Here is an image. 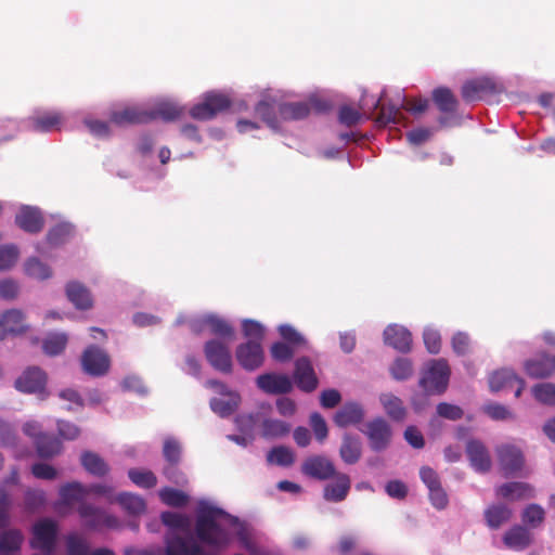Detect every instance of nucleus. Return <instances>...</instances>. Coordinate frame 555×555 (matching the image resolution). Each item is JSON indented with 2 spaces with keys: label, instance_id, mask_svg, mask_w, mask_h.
Segmentation results:
<instances>
[{
  "label": "nucleus",
  "instance_id": "1",
  "mask_svg": "<svg viewBox=\"0 0 555 555\" xmlns=\"http://www.w3.org/2000/svg\"><path fill=\"white\" fill-rule=\"evenodd\" d=\"M222 518L232 522L236 520L222 508L201 505L195 519V534L201 543L211 548L210 552H205L193 538L185 539L177 533H169L165 539L166 555H218L228 547L232 539L231 532L219 522Z\"/></svg>",
  "mask_w": 555,
  "mask_h": 555
},
{
  "label": "nucleus",
  "instance_id": "2",
  "mask_svg": "<svg viewBox=\"0 0 555 555\" xmlns=\"http://www.w3.org/2000/svg\"><path fill=\"white\" fill-rule=\"evenodd\" d=\"M449 377L448 362L444 359L431 360L420 379V385L427 393L441 395L448 387Z\"/></svg>",
  "mask_w": 555,
  "mask_h": 555
},
{
  "label": "nucleus",
  "instance_id": "3",
  "mask_svg": "<svg viewBox=\"0 0 555 555\" xmlns=\"http://www.w3.org/2000/svg\"><path fill=\"white\" fill-rule=\"evenodd\" d=\"M231 103V99L224 93L217 91L206 92L203 101L191 108L190 115L197 120H209L219 113L227 111Z\"/></svg>",
  "mask_w": 555,
  "mask_h": 555
},
{
  "label": "nucleus",
  "instance_id": "4",
  "mask_svg": "<svg viewBox=\"0 0 555 555\" xmlns=\"http://www.w3.org/2000/svg\"><path fill=\"white\" fill-rule=\"evenodd\" d=\"M204 353L208 363L217 371L230 374L233 363L229 347L218 339H210L204 346Z\"/></svg>",
  "mask_w": 555,
  "mask_h": 555
},
{
  "label": "nucleus",
  "instance_id": "5",
  "mask_svg": "<svg viewBox=\"0 0 555 555\" xmlns=\"http://www.w3.org/2000/svg\"><path fill=\"white\" fill-rule=\"evenodd\" d=\"M81 366L83 372L90 376H104L109 371L111 359L103 349L91 345L81 356Z\"/></svg>",
  "mask_w": 555,
  "mask_h": 555
},
{
  "label": "nucleus",
  "instance_id": "6",
  "mask_svg": "<svg viewBox=\"0 0 555 555\" xmlns=\"http://www.w3.org/2000/svg\"><path fill=\"white\" fill-rule=\"evenodd\" d=\"M57 526L51 519L38 521L33 528L30 545L35 550L52 554L55 547Z\"/></svg>",
  "mask_w": 555,
  "mask_h": 555
},
{
  "label": "nucleus",
  "instance_id": "7",
  "mask_svg": "<svg viewBox=\"0 0 555 555\" xmlns=\"http://www.w3.org/2000/svg\"><path fill=\"white\" fill-rule=\"evenodd\" d=\"M366 435L370 447L375 452L386 450L392 438V430L390 425L382 417L374 418L366 423Z\"/></svg>",
  "mask_w": 555,
  "mask_h": 555
},
{
  "label": "nucleus",
  "instance_id": "8",
  "mask_svg": "<svg viewBox=\"0 0 555 555\" xmlns=\"http://www.w3.org/2000/svg\"><path fill=\"white\" fill-rule=\"evenodd\" d=\"M500 468L505 477L514 476L524 466V455L519 448L505 443L495 449Z\"/></svg>",
  "mask_w": 555,
  "mask_h": 555
},
{
  "label": "nucleus",
  "instance_id": "9",
  "mask_svg": "<svg viewBox=\"0 0 555 555\" xmlns=\"http://www.w3.org/2000/svg\"><path fill=\"white\" fill-rule=\"evenodd\" d=\"M80 518L85 521L86 526L92 529L102 527L116 528L119 522L118 519L112 515H108L100 507H96L90 503H81L77 509Z\"/></svg>",
  "mask_w": 555,
  "mask_h": 555
},
{
  "label": "nucleus",
  "instance_id": "10",
  "mask_svg": "<svg viewBox=\"0 0 555 555\" xmlns=\"http://www.w3.org/2000/svg\"><path fill=\"white\" fill-rule=\"evenodd\" d=\"M431 99L442 116L438 121L441 126H449L450 118L453 117L459 107V101L451 89L447 87H438L433 90Z\"/></svg>",
  "mask_w": 555,
  "mask_h": 555
},
{
  "label": "nucleus",
  "instance_id": "11",
  "mask_svg": "<svg viewBox=\"0 0 555 555\" xmlns=\"http://www.w3.org/2000/svg\"><path fill=\"white\" fill-rule=\"evenodd\" d=\"M14 385L21 392L43 393L47 385V374L38 366H30L22 373Z\"/></svg>",
  "mask_w": 555,
  "mask_h": 555
},
{
  "label": "nucleus",
  "instance_id": "12",
  "mask_svg": "<svg viewBox=\"0 0 555 555\" xmlns=\"http://www.w3.org/2000/svg\"><path fill=\"white\" fill-rule=\"evenodd\" d=\"M235 356L240 365L247 371H254L261 366L264 359L262 345L257 341L238 345Z\"/></svg>",
  "mask_w": 555,
  "mask_h": 555
},
{
  "label": "nucleus",
  "instance_id": "13",
  "mask_svg": "<svg viewBox=\"0 0 555 555\" xmlns=\"http://www.w3.org/2000/svg\"><path fill=\"white\" fill-rule=\"evenodd\" d=\"M294 380L304 392H312L317 389L319 380L309 358L301 357L295 361Z\"/></svg>",
  "mask_w": 555,
  "mask_h": 555
},
{
  "label": "nucleus",
  "instance_id": "14",
  "mask_svg": "<svg viewBox=\"0 0 555 555\" xmlns=\"http://www.w3.org/2000/svg\"><path fill=\"white\" fill-rule=\"evenodd\" d=\"M301 472L313 479L327 480L335 475L336 469L333 462L327 457L323 455H312L304 461Z\"/></svg>",
  "mask_w": 555,
  "mask_h": 555
},
{
  "label": "nucleus",
  "instance_id": "15",
  "mask_svg": "<svg viewBox=\"0 0 555 555\" xmlns=\"http://www.w3.org/2000/svg\"><path fill=\"white\" fill-rule=\"evenodd\" d=\"M500 91L498 85L490 78H477L466 81L461 90L462 98L466 102L481 100L487 95L495 94Z\"/></svg>",
  "mask_w": 555,
  "mask_h": 555
},
{
  "label": "nucleus",
  "instance_id": "16",
  "mask_svg": "<svg viewBox=\"0 0 555 555\" xmlns=\"http://www.w3.org/2000/svg\"><path fill=\"white\" fill-rule=\"evenodd\" d=\"M466 454L472 467L481 474L490 472L492 460L488 448L480 440L472 439L466 443Z\"/></svg>",
  "mask_w": 555,
  "mask_h": 555
},
{
  "label": "nucleus",
  "instance_id": "17",
  "mask_svg": "<svg viewBox=\"0 0 555 555\" xmlns=\"http://www.w3.org/2000/svg\"><path fill=\"white\" fill-rule=\"evenodd\" d=\"M109 120L117 126L140 125L153 121V115L140 106H127L112 112Z\"/></svg>",
  "mask_w": 555,
  "mask_h": 555
},
{
  "label": "nucleus",
  "instance_id": "18",
  "mask_svg": "<svg viewBox=\"0 0 555 555\" xmlns=\"http://www.w3.org/2000/svg\"><path fill=\"white\" fill-rule=\"evenodd\" d=\"M257 386L270 395H285L292 391L293 384L285 374L266 373L257 377Z\"/></svg>",
  "mask_w": 555,
  "mask_h": 555
},
{
  "label": "nucleus",
  "instance_id": "19",
  "mask_svg": "<svg viewBox=\"0 0 555 555\" xmlns=\"http://www.w3.org/2000/svg\"><path fill=\"white\" fill-rule=\"evenodd\" d=\"M526 374L535 379L547 378L555 373V356L541 353L525 362Z\"/></svg>",
  "mask_w": 555,
  "mask_h": 555
},
{
  "label": "nucleus",
  "instance_id": "20",
  "mask_svg": "<svg viewBox=\"0 0 555 555\" xmlns=\"http://www.w3.org/2000/svg\"><path fill=\"white\" fill-rule=\"evenodd\" d=\"M16 225L27 233H39L44 225L41 211L31 206H23L15 216Z\"/></svg>",
  "mask_w": 555,
  "mask_h": 555
},
{
  "label": "nucleus",
  "instance_id": "21",
  "mask_svg": "<svg viewBox=\"0 0 555 555\" xmlns=\"http://www.w3.org/2000/svg\"><path fill=\"white\" fill-rule=\"evenodd\" d=\"M384 341L393 349L406 353L411 350L412 336L403 326L391 324L384 330Z\"/></svg>",
  "mask_w": 555,
  "mask_h": 555
},
{
  "label": "nucleus",
  "instance_id": "22",
  "mask_svg": "<svg viewBox=\"0 0 555 555\" xmlns=\"http://www.w3.org/2000/svg\"><path fill=\"white\" fill-rule=\"evenodd\" d=\"M332 478L335 480L324 487L323 496L326 501L330 502H341L346 499L350 491V478L347 474L344 473H335Z\"/></svg>",
  "mask_w": 555,
  "mask_h": 555
},
{
  "label": "nucleus",
  "instance_id": "23",
  "mask_svg": "<svg viewBox=\"0 0 555 555\" xmlns=\"http://www.w3.org/2000/svg\"><path fill=\"white\" fill-rule=\"evenodd\" d=\"M364 418V410L357 402L345 403L334 415V423L340 428L361 423Z\"/></svg>",
  "mask_w": 555,
  "mask_h": 555
},
{
  "label": "nucleus",
  "instance_id": "24",
  "mask_svg": "<svg viewBox=\"0 0 555 555\" xmlns=\"http://www.w3.org/2000/svg\"><path fill=\"white\" fill-rule=\"evenodd\" d=\"M339 456L347 465H354L362 456V442L359 437L345 434L339 448Z\"/></svg>",
  "mask_w": 555,
  "mask_h": 555
},
{
  "label": "nucleus",
  "instance_id": "25",
  "mask_svg": "<svg viewBox=\"0 0 555 555\" xmlns=\"http://www.w3.org/2000/svg\"><path fill=\"white\" fill-rule=\"evenodd\" d=\"M62 504L72 506L75 503H86L85 500L88 498L87 486L78 481H72L63 485L59 491Z\"/></svg>",
  "mask_w": 555,
  "mask_h": 555
},
{
  "label": "nucleus",
  "instance_id": "26",
  "mask_svg": "<svg viewBox=\"0 0 555 555\" xmlns=\"http://www.w3.org/2000/svg\"><path fill=\"white\" fill-rule=\"evenodd\" d=\"M503 542L509 548L521 551L531 544L532 535L526 527L516 525L505 532Z\"/></svg>",
  "mask_w": 555,
  "mask_h": 555
},
{
  "label": "nucleus",
  "instance_id": "27",
  "mask_svg": "<svg viewBox=\"0 0 555 555\" xmlns=\"http://www.w3.org/2000/svg\"><path fill=\"white\" fill-rule=\"evenodd\" d=\"M498 494L509 501L526 500L533 496V489L529 483L512 481L500 486Z\"/></svg>",
  "mask_w": 555,
  "mask_h": 555
},
{
  "label": "nucleus",
  "instance_id": "28",
  "mask_svg": "<svg viewBox=\"0 0 555 555\" xmlns=\"http://www.w3.org/2000/svg\"><path fill=\"white\" fill-rule=\"evenodd\" d=\"M66 296L77 309L87 310L92 307V297L89 289L79 282L67 283Z\"/></svg>",
  "mask_w": 555,
  "mask_h": 555
},
{
  "label": "nucleus",
  "instance_id": "29",
  "mask_svg": "<svg viewBox=\"0 0 555 555\" xmlns=\"http://www.w3.org/2000/svg\"><path fill=\"white\" fill-rule=\"evenodd\" d=\"M63 115L59 112H47L31 119V129L36 132H51L60 130Z\"/></svg>",
  "mask_w": 555,
  "mask_h": 555
},
{
  "label": "nucleus",
  "instance_id": "30",
  "mask_svg": "<svg viewBox=\"0 0 555 555\" xmlns=\"http://www.w3.org/2000/svg\"><path fill=\"white\" fill-rule=\"evenodd\" d=\"M23 534L17 529L5 530L0 534V555H20Z\"/></svg>",
  "mask_w": 555,
  "mask_h": 555
},
{
  "label": "nucleus",
  "instance_id": "31",
  "mask_svg": "<svg viewBox=\"0 0 555 555\" xmlns=\"http://www.w3.org/2000/svg\"><path fill=\"white\" fill-rule=\"evenodd\" d=\"M35 446L41 459H51L62 451V442L56 437L48 434L39 435L35 440Z\"/></svg>",
  "mask_w": 555,
  "mask_h": 555
},
{
  "label": "nucleus",
  "instance_id": "32",
  "mask_svg": "<svg viewBox=\"0 0 555 555\" xmlns=\"http://www.w3.org/2000/svg\"><path fill=\"white\" fill-rule=\"evenodd\" d=\"M203 323L207 324L210 333L217 337L231 340L234 337L233 326L224 319L216 314H207L203 317Z\"/></svg>",
  "mask_w": 555,
  "mask_h": 555
},
{
  "label": "nucleus",
  "instance_id": "33",
  "mask_svg": "<svg viewBox=\"0 0 555 555\" xmlns=\"http://www.w3.org/2000/svg\"><path fill=\"white\" fill-rule=\"evenodd\" d=\"M80 462L83 468L93 476L103 477L109 472L106 462L94 452L85 451L80 456Z\"/></svg>",
  "mask_w": 555,
  "mask_h": 555
},
{
  "label": "nucleus",
  "instance_id": "34",
  "mask_svg": "<svg viewBox=\"0 0 555 555\" xmlns=\"http://www.w3.org/2000/svg\"><path fill=\"white\" fill-rule=\"evenodd\" d=\"M115 502L130 515H141L146 508L145 501L142 496L129 492L119 493Z\"/></svg>",
  "mask_w": 555,
  "mask_h": 555
},
{
  "label": "nucleus",
  "instance_id": "35",
  "mask_svg": "<svg viewBox=\"0 0 555 555\" xmlns=\"http://www.w3.org/2000/svg\"><path fill=\"white\" fill-rule=\"evenodd\" d=\"M279 113L283 120H299L309 115L310 105L308 102L283 103L279 106Z\"/></svg>",
  "mask_w": 555,
  "mask_h": 555
},
{
  "label": "nucleus",
  "instance_id": "36",
  "mask_svg": "<svg viewBox=\"0 0 555 555\" xmlns=\"http://www.w3.org/2000/svg\"><path fill=\"white\" fill-rule=\"evenodd\" d=\"M379 401L384 406L387 415L393 421H402L405 417L406 411L400 398L392 393H383Z\"/></svg>",
  "mask_w": 555,
  "mask_h": 555
},
{
  "label": "nucleus",
  "instance_id": "37",
  "mask_svg": "<svg viewBox=\"0 0 555 555\" xmlns=\"http://www.w3.org/2000/svg\"><path fill=\"white\" fill-rule=\"evenodd\" d=\"M511 516L512 511L503 504L492 505L485 512L487 524L492 529L500 528L504 522L511 519Z\"/></svg>",
  "mask_w": 555,
  "mask_h": 555
},
{
  "label": "nucleus",
  "instance_id": "38",
  "mask_svg": "<svg viewBox=\"0 0 555 555\" xmlns=\"http://www.w3.org/2000/svg\"><path fill=\"white\" fill-rule=\"evenodd\" d=\"M291 431V425L286 422L267 418L261 424V436L267 439L281 438Z\"/></svg>",
  "mask_w": 555,
  "mask_h": 555
},
{
  "label": "nucleus",
  "instance_id": "39",
  "mask_svg": "<svg viewBox=\"0 0 555 555\" xmlns=\"http://www.w3.org/2000/svg\"><path fill=\"white\" fill-rule=\"evenodd\" d=\"M228 396L229 399L227 400L212 398L209 403L211 410L221 417L231 415L238 406L240 396L235 392L229 393Z\"/></svg>",
  "mask_w": 555,
  "mask_h": 555
},
{
  "label": "nucleus",
  "instance_id": "40",
  "mask_svg": "<svg viewBox=\"0 0 555 555\" xmlns=\"http://www.w3.org/2000/svg\"><path fill=\"white\" fill-rule=\"evenodd\" d=\"M514 379H517V375L512 370L503 369L495 371L489 378V387L491 391L496 392L513 387Z\"/></svg>",
  "mask_w": 555,
  "mask_h": 555
},
{
  "label": "nucleus",
  "instance_id": "41",
  "mask_svg": "<svg viewBox=\"0 0 555 555\" xmlns=\"http://www.w3.org/2000/svg\"><path fill=\"white\" fill-rule=\"evenodd\" d=\"M267 461L269 464H275L278 466L288 467L295 462V454L288 447L279 446L272 448L267 454Z\"/></svg>",
  "mask_w": 555,
  "mask_h": 555
},
{
  "label": "nucleus",
  "instance_id": "42",
  "mask_svg": "<svg viewBox=\"0 0 555 555\" xmlns=\"http://www.w3.org/2000/svg\"><path fill=\"white\" fill-rule=\"evenodd\" d=\"M3 317L9 334L18 335L27 331L28 326L25 323V315L21 310H8L3 313Z\"/></svg>",
  "mask_w": 555,
  "mask_h": 555
},
{
  "label": "nucleus",
  "instance_id": "43",
  "mask_svg": "<svg viewBox=\"0 0 555 555\" xmlns=\"http://www.w3.org/2000/svg\"><path fill=\"white\" fill-rule=\"evenodd\" d=\"M374 109L379 108L378 116L376 118V121L383 125H387L389 122H397L401 112L400 107L395 104L387 105L383 102V99H377L373 104Z\"/></svg>",
  "mask_w": 555,
  "mask_h": 555
},
{
  "label": "nucleus",
  "instance_id": "44",
  "mask_svg": "<svg viewBox=\"0 0 555 555\" xmlns=\"http://www.w3.org/2000/svg\"><path fill=\"white\" fill-rule=\"evenodd\" d=\"M67 340V336L64 333H51L43 340V352L51 357L57 356L64 351Z\"/></svg>",
  "mask_w": 555,
  "mask_h": 555
},
{
  "label": "nucleus",
  "instance_id": "45",
  "mask_svg": "<svg viewBox=\"0 0 555 555\" xmlns=\"http://www.w3.org/2000/svg\"><path fill=\"white\" fill-rule=\"evenodd\" d=\"M182 108L175 103H160L155 109L149 111L153 115V120L162 118L166 121L178 119L182 115Z\"/></svg>",
  "mask_w": 555,
  "mask_h": 555
},
{
  "label": "nucleus",
  "instance_id": "46",
  "mask_svg": "<svg viewBox=\"0 0 555 555\" xmlns=\"http://www.w3.org/2000/svg\"><path fill=\"white\" fill-rule=\"evenodd\" d=\"M24 268L26 274L34 279L46 280L52 275L50 267L36 257L29 258Z\"/></svg>",
  "mask_w": 555,
  "mask_h": 555
},
{
  "label": "nucleus",
  "instance_id": "47",
  "mask_svg": "<svg viewBox=\"0 0 555 555\" xmlns=\"http://www.w3.org/2000/svg\"><path fill=\"white\" fill-rule=\"evenodd\" d=\"M128 477L134 485L144 489L154 488L157 483V478L152 470L131 468Z\"/></svg>",
  "mask_w": 555,
  "mask_h": 555
},
{
  "label": "nucleus",
  "instance_id": "48",
  "mask_svg": "<svg viewBox=\"0 0 555 555\" xmlns=\"http://www.w3.org/2000/svg\"><path fill=\"white\" fill-rule=\"evenodd\" d=\"M256 115L260 117L270 128H278L275 106L268 100L259 101L255 107Z\"/></svg>",
  "mask_w": 555,
  "mask_h": 555
},
{
  "label": "nucleus",
  "instance_id": "49",
  "mask_svg": "<svg viewBox=\"0 0 555 555\" xmlns=\"http://www.w3.org/2000/svg\"><path fill=\"white\" fill-rule=\"evenodd\" d=\"M159 498L163 503L172 507H182L189 501L188 495L183 491L168 487L159 491Z\"/></svg>",
  "mask_w": 555,
  "mask_h": 555
},
{
  "label": "nucleus",
  "instance_id": "50",
  "mask_svg": "<svg viewBox=\"0 0 555 555\" xmlns=\"http://www.w3.org/2000/svg\"><path fill=\"white\" fill-rule=\"evenodd\" d=\"M532 395L542 404L555 405V384H537L532 387Z\"/></svg>",
  "mask_w": 555,
  "mask_h": 555
},
{
  "label": "nucleus",
  "instance_id": "51",
  "mask_svg": "<svg viewBox=\"0 0 555 555\" xmlns=\"http://www.w3.org/2000/svg\"><path fill=\"white\" fill-rule=\"evenodd\" d=\"M160 519L168 528L182 531H189L190 529V519L185 515L175 512H164L160 515Z\"/></svg>",
  "mask_w": 555,
  "mask_h": 555
},
{
  "label": "nucleus",
  "instance_id": "52",
  "mask_svg": "<svg viewBox=\"0 0 555 555\" xmlns=\"http://www.w3.org/2000/svg\"><path fill=\"white\" fill-rule=\"evenodd\" d=\"M243 334L247 341H257L261 344L264 338V327L258 321L244 320L242 323Z\"/></svg>",
  "mask_w": 555,
  "mask_h": 555
},
{
  "label": "nucleus",
  "instance_id": "53",
  "mask_svg": "<svg viewBox=\"0 0 555 555\" xmlns=\"http://www.w3.org/2000/svg\"><path fill=\"white\" fill-rule=\"evenodd\" d=\"M544 516L545 513L541 506L537 504H530L522 512L521 519L524 524H526L530 528H537L543 522Z\"/></svg>",
  "mask_w": 555,
  "mask_h": 555
},
{
  "label": "nucleus",
  "instance_id": "54",
  "mask_svg": "<svg viewBox=\"0 0 555 555\" xmlns=\"http://www.w3.org/2000/svg\"><path fill=\"white\" fill-rule=\"evenodd\" d=\"M18 256L20 251L15 245L9 244L0 246V271L11 269L17 261Z\"/></svg>",
  "mask_w": 555,
  "mask_h": 555
},
{
  "label": "nucleus",
  "instance_id": "55",
  "mask_svg": "<svg viewBox=\"0 0 555 555\" xmlns=\"http://www.w3.org/2000/svg\"><path fill=\"white\" fill-rule=\"evenodd\" d=\"M391 376L397 380L408 379L413 373L411 360L398 358L390 367Z\"/></svg>",
  "mask_w": 555,
  "mask_h": 555
},
{
  "label": "nucleus",
  "instance_id": "56",
  "mask_svg": "<svg viewBox=\"0 0 555 555\" xmlns=\"http://www.w3.org/2000/svg\"><path fill=\"white\" fill-rule=\"evenodd\" d=\"M310 425L317 440L322 443L328 435V428L324 417L320 413L313 412L310 415Z\"/></svg>",
  "mask_w": 555,
  "mask_h": 555
},
{
  "label": "nucleus",
  "instance_id": "57",
  "mask_svg": "<svg viewBox=\"0 0 555 555\" xmlns=\"http://www.w3.org/2000/svg\"><path fill=\"white\" fill-rule=\"evenodd\" d=\"M423 340L427 351L437 354L441 349V336L437 330L426 328L423 333Z\"/></svg>",
  "mask_w": 555,
  "mask_h": 555
},
{
  "label": "nucleus",
  "instance_id": "58",
  "mask_svg": "<svg viewBox=\"0 0 555 555\" xmlns=\"http://www.w3.org/2000/svg\"><path fill=\"white\" fill-rule=\"evenodd\" d=\"M163 453L168 464L177 465L181 457V447L175 439H166L164 442Z\"/></svg>",
  "mask_w": 555,
  "mask_h": 555
},
{
  "label": "nucleus",
  "instance_id": "59",
  "mask_svg": "<svg viewBox=\"0 0 555 555\" xmlns=\"http://www.w3.org/2000/svg\"><path fill=\"white\" fill-rule=\"evenodd\" d=\"M361 117V113L349 105L340 106L338 112L339 122L347 127H352L357 125L360 121Z\"/></svg>",
  "mask_w": 555,
  "mask_h": 555
},
{
  "label": "nucleus",
  "instance_id": "60",
  "mask_svg": "<svg viewBox=\"0 0 555 555\" xmlns=\"http://www.w3.org/2000/svg\"><path fill=\"white\" fill-rule=\"evenodd\" d=\"M271 357L279 362L289 361L294 356V350L285 343H274L270 349Z\"/></svg>",
  "mask_w": 555,
  "mask_h": 555
},
{
  "label": "nucleus",
  "instance_id": "61",
  "mask_svg": "<svg viewBox=\"0 0 555 555\" xmlns=\"http://www.w3.org/2000/svg\"><path fill=\"white\" fill-rule=\"evenodd\" d=\"M453 351L459 356L467 354L470 350V338L464 332H457L452 337Z\"/></svg>",
  "mask_w": 555,
  "mask_h": 555
},
{
  "label": "nucleus",
  "instance_id": "62",
  "mask_svg": "<svg viewBox=\"0 0 555 555\" xmlns=\"http://www.w3.org/2000/svg\"><path fill=\"white\" fill-rule=\"evenodd\" d=\"M437 414L443 418L457 421L463 417V410L454 404L441 402L437 405Z\"/></svg>",
  "mask_w": 555,
  "mask_h": 555
},
{
  "label": "nucleus",
  "instance_id": "63",
  "mask_svg": "<svg viewBox=\"0 0 555 555\" xmlns=\"http://www.w3.org/2000/svg\"><path fill=\"white\" fill-rule=\"evenodd\" d=\"M279 333L282 336L284 340L287 343H291L296 346H301L306 344L305 338L300 333L296 331L292 325L289 324H283L279 326Z\"/></svg>",
  "mask_w": 555,
  "mask_h": 555
},
{
  "label": "nucleus",
  "instance_id": "64",
  "mask_svg": "<svg viewBox=\"0 0 555 555\" xmlns=\"http://www.w3.org/2000/svg\"><path fill=\"white\" fill-rule=\"evenodd\" d=\"M67 555H89L87 542L77 535L68 537Z\"/></svg>",
  "mask_w": 555,
  "mask_h": 555
}]
</instances>
